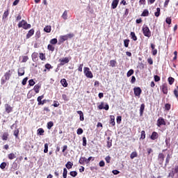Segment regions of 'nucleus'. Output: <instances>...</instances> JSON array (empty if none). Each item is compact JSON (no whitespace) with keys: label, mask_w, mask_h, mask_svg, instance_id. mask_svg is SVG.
<instances>
[{"label":"nucleus","mask_w":178,"mask_h":178,"mask_svg":"<svg viewBox=\"0 0 178 178\" xmlns=\"http://www.w3.org/2000/svg\"><path fill=\"white\" fill-rule=\"evenodd\" d=\"M159 137V134H158V132L153 131L150 136V139L155 140H158Z\"/></svg>","instance_id":"9b49d317"},{"label":"nucleus","mask_w":178,"mask_h":178,"mask_svg":"<svg viewBox=\"0 0 178 178\" xmlns=\"http://www.w3.org/2000/svg\"><path fill=\"white\" fill-rule=\"evenodd\" d=\"M132 74H134V70H129L127 73V76L130 77V76H132Z\"/></svg>","instance_id":"4c0bfd02"},{"label":"nucleus","mask_w":178,"mask_h":178,"mask_svg":"<svg viewBox=\"0 0 178 178\" xmlns=\"http://www.w3.org/2000/svg\"><path fill=\"white\" fill-rule=\"evenodd\" d=\"M44 154H47L48 152V143L44 144Z\"/></svg>","instance_id":"774afa93"},{"label":"nucleus","mask_w":178,"mask_h":178,"mask_svg":"<svg viewBox=\"0 0 178 178\" xmlns=\"http://www.w3.org/2000/svg\"><path fill=\"white\" fill-rule=\"evenodd\" d=\"M65 168H67V169H72V168H73V163L71 161H67V163L65 164Z\"/></svg>","instance_id":"cd10ccee"},{"label":"nucleus","mask_w":178,"mask_h":178,"mask_svg":"<svg viewBox=\"0 0 178 178\" xmlns=\"http://www.w3.org/2000/svg\"><path fill=\"white\" fill-rule=\"evenodd\" d=\"M17 73H18V76H24V67H19L17 70Z\"/></svg>","instance_id":"f3484780"},{"label":"nucleus","mask_w":178,"mask_h":178,"mask_svg":"<svg viewBox=\"0 0 178 178\" xmlns=\"http://www.w3.org/2000/svg\"><path fill=\"white\" fill-rule=\"evenodd\" d=\"M164 108H165V111H170V108H171L170 104H165Z\"/></svg>","instance_id":"5fc2aeb1"},{"label":"nucleus","mask_w":178,"mask_h":178,"mask_svg":"<svg viewBox=\"0 0 178 178\" xmlns=\"http://www.w3.org/2000/svg\"><path fill=\"white\" fill-rule=\"evenodd\" d=\"M44 31H45V33H49L51 31V26H46L44 28Z\"/></svg>","instance_id":"09e8293b"},{"label":"nucleus","mask_w":178,"mask_h":178,"mask_svg":"<svg viewBox=\"0 0 178 178\" xmlns=\"http://www.w3.org/2000/svg\"><path fill=\"white\" fill-rule=\"evenodd\" d=\"M79 163L80 165H84V163H87V159H86V157H81L79 159Z\"/></svg>","instance_id":"5701e85b"},{"label":"nucleus","mask_w":178,"mask_h":178,"mask_svg":"<svg viewBox=\"0 0 178 178\" xmlns=\"http://www.w3.org/2000/svg\"><path fill=\"white\" fill-rule=\"evenodd\" d=\"M34 29H31L28 31V33L26 34V40H29V38H31L32 35H34Z\"/></svg>","instance_id":"2eb2a0df"},{"label":"nucleus","mask_w":178,"mask_h":178,"mask_svg":"<svg viewBox=\"0 0 178 178\" xmlns=\"http://www.w3.org/2000/svg\"><path fill=\"white\" fill-rule=\"evenodd\" d=\"M149 15V12L148 11V10L145 9L143 12V13L141 14V16H143L144 17L148 16Z\"/></svg>","instance_id":"2f4dec72"},{"label":"nucleus","mask_w":178,"mask_h":178,"mask_svg":"<svg viewBox=\"0 0 178 178\" xmlns=\"http://www.w3.org/2000/svg\"><path fill=\"white\" fill-rule=\"evenodd\" d=\"M145 109V104H142L140 108V116H143L144 114V110Z\"/></svg>","instance_id":"6ab92c4d"},{"label":"nucleus","mask_w":178,"mask_h":178,"mask_svg":"<svg viewBox=\"0 0 178 178\" xmlns=\"http://www.w3.org/2000/svg\"><path fill=\"white\" fill-rule=\"evenodd\" d=\"M77 113H78V115H79V116H80V120H81V122H83V120H84V113H83V111H77Z\"/></svg>","instance_id":"b1692460"},{"label":"nucleus","mask_w":178,"mask_h":178,"mask_svg":"<svg viewBox=\"0 0 178 178\" xmlns=\"http://www.w3.org/2000/svg\"><path fill=\"white\" fill-rule=\"evenodd\" d=\"M140 140H145V131H141Z\"/></svg>","instance_id":"3c124183"},{"label":"nucleus","mask_w":178,"mask_h":178,"mask_svg":"<svg viewBox=\"0 0 178 178\" xmlns=\"http://www.w3.org/2000/svg\"><path fill=\"white\" fill-rule=\"evenodd\" d=\"M27 60H29V56H22V63H26V62H27Z\"/></svg>","instance_id":"8fccbe9b"},{"label":"nucleus","mask_w":178,"mask_h":178,"mask_svg":"<svg viewBox=\"0 0 178 178\" xmlns=\"http://www.w3.org/2000/svg\"><path fill=\"white\" fill-rule=\"evenodd\" d=\"M83 73L88 79H92V77H94L92 72L90 70V67H85L83 68Z\"/></svg>","instance_id":"20e7f679"},{"label":"nucleus","mask_w":178,"mask_h":178,"mask_svg":"<svg viewBox=\"0 0 178 178\" xmlns=\"http://www.w3.org/2000/svg\"><path fill=\"white\" fill-rule=\"evenodd\" d=\"M50 44H51V45H56V44H58V39L56 38H53L50 40Z\"/></svg>","instance_id":"c03bdc74"},{"label":"nucleus","mask_w":178,"mask_h":178,"mask_svg":"<svg viewBox=\"0 0 178 178\" xmlns=\"http://www.w3.org/2000/svg\"><path fill=\"white\" fill-rule=\"evenodd\" d=\"M158 160L159 162H161V163H163V161H165V154H163V153H159Z\"/></svg>","instance_id":"dca6fc26"},{"label":"nucleus","mask_w":178,"mask_h":178,"mask_svg":"<svg viewBox=\"0 0 178 178\" xmlns=\"http://www.w3.org/2000/svg\"><path fill=\"white\" fill-rule=\"evenodd\" d=\"M147 63L149 65H154V60H152V58H147Z\"/></svg>","instance_id":"69168bd1"},{"label":"nucleus","mask_w":178,"mask_h":178,"mask_svg":"<svg viewBox=\"0 0 178 178\" xmlns=\"http://www.w3.org/2000/svg\"><path fill=\"white\" fill-rule=\"evenodd\" d=\"M63 177L67 178V168H63Z\"/></svg>","instance_id":"72a5a7b5"},{"label":"nucleus","mask_w":178,"mask_h":178,"mask_svg":"<svg viewBox=\"0 0 178 178\" xmlns=\"http://www.w3.org/2000/svg\"><path fill=\"white\" fill-rule=\"evenodd\" d=\"M5 111L7 113H10L11 112H13V107L10 106L9 104H6L4 105Z\"/></svg>","instance_id":"1a4fd4ad"},{"label":"nucleus","mask_w":178,"mask_h":178,"mask_svg":"<svg viewBox=\"0 0 178 178\" xmlns=\"http://www.w3.org/2000/svg\"><path fill=\"white\" fill-rule=\"evenodd\" d=\"M19 133H20V131L19 130V129L14 131L13 135L16 138H19Z\"/></svg>","instance_id":"ea45409f"},{"label":"nucleus","mask_w":178,"mask_h":178,"mask_svg":"<svg viewBox=\"0 0 178 178\" xmlns=\"http://www.w3.org/2000/svg\"><path fill=\"white\" fill-rule=\"evenodd\" d=\"M83 133V129L79 128L76 131V134L79 136L81 135V134Z\"/></svg>","instance_id":"bf43d9fd"},{"label":"nucleus","mask_w":178,"mask_h":178,"mask_svg":"<svg viewBox=\"0 0 178 178\" xmlns=\"http://www.w3.org/2000/svg\"><path fill=\"white\" fill-rule=\"evenodd\" d=\"M8 137H9V134L3 133L1 136V138L3 141H7Z\"/></svg>","instance_id":"a878e982"},{"label":"nucleus","mask_w":178,"mask_h":178,"mask_svg":"<svg viewBox=\"0 0 178 178\" xmlns=\"http://www.w3.org/2000/svg\"><path fill=\"white\" fill-rule=\"evenodd\" d=\"M175 175H177L178 177V165H175L174 168L172 169V172L169 173V177H175Z\"/></svg>","instance_id":"6e6552de"},{"label":"nucleus","mask_w":178,"mask_h":178,"mask_svg":"<svg viewBox=\"0 0 178 178\" xmlns=\"http://www.w3.org/2000/svg\"><path fill=\"white\" fill-rule=\"evenodd\" d=\"M19 29H24V30H27L29 29H31V24H28L27 22H26L24 19H22L21 22L18 24Z\"/></svg>","instance_id":"f03ea898"},{"label":"nucleus","mask_w":178,"mask_h":178,"mask_svg":"<svg viewBox=\"0 0 178 178\" xmlns=\"http://www.w3.org/2000/svg\"><path fill=\"white\" fill-rule=\"evenodd\" d=\"M130 37L133 41H137V35H136V33L131 32Z\"/></svg>","instance_id":"393cba45"},{"label":"nucleus","mask_w":178,"mask_h":178,"mask_svg":"<svg viewBox=\"0 0 178 178\" xmlns=\"http://www.w3.org/2000/svg\"><path fill=\"white\" fill-rule=\"evenodd\" d=\"M8 159H10V161H12V159H15L16 158V154L14 153H10L8 155Z\"/></svg>","instance_id":"c756f323"},{"label":"nucleus","mask_w":178,"mask_h":178,"mask_svg":"<svg viewBox=\"0 0 178 178\" xmlns=\"http://www.w3.org/2000/svg\"><path fill=\"white\" fill-rule=\"evenodd\" d=\"M9 16V9H8L6 11H5L3 14V19H5Z\"/></svg>","instance_id":"c9c22d12"},{"label":"nucleus","mask_w":178,"mask_h":178,"mask_svg":"<svg viewBox=\"0 0 178 178\" xmlns=\"http://www.w3.org/2000/svg\"><path fill=\"white\" fill-rule=\"evenodd\" d=\"M27 80H29V77H25L22 82V86H26L27 84Z\"/></svg>","instance_id":"13d9d810"},{"label":"nucleus","mask_w":178,"mask_h":178,"mask_svg":"<svg viewBox=\"0 0 178 178\" xmlns=\"http://www.w3.org/2000/svg\"><path fill=\"white\" fill-rule=\"evenodd\" d=\"M65 35L67 40H69V38H73V37H74V35L73 33H68Z\"/></svg>","instance_id":"0e129e2a"},{"label":"nucleus","mask_w":178,"mask_h":178,"mask_svg":"<svg viewBox=\"0 0 178 178\" xmlns=\"http://www.w3.org/2000/svg\"><path fill=\"white\" fill-rule=\"evenodd\" d=\"M131 159H134V158H137V152H133L130 155Z\"/></svg>","instance_id":"de8ad7c7"},{"label":"nucleus","mask_w":178,"mask_h":178,"mask_svg":"<svg viewBox=\"0 0 178 178\" xmlns=\"http://www.w3.org/2000/svg\"><path fill=\"white\" fill-rule=\"evenodd\" d=\"M39 58L41 60H47V58L45 57V54H43V53H40L39 54Z\"/></svg>","instance_id":"f704fd0d"},{"label":"nucleus","mask_w":178,"mask_h":178,"mask_svg":"<svg viewBox=\"0 0 178 178\" xmlns=\"http://www.w3.org/2000/svg\"><path fill=\"white\" fill-rule=\"evenodd\" d=\"M59 62H60V66H63V65L66 63H69L70 60H69V58L65 57V58H63V59H60Z\"/></svg>","instance_id":"f8f14e48"},{"label":"nucleus","mask_w":178,"mask_h":178,"mask_svg":"<svg viewBox=\"0 0 178 178\" xmlns=\"http://www.w3.org/2000/svg\"><path fill=\"white\" fill-rule=\"evenodd\" d=\"M142 31L145 37H147V38H149V37H151V31L149 30L148 26L144 25L143 26Z\"/></svg>","instance_id":"7ed1b4c3"},{"label":"nucleus","mask_w":178,"mask_h":178,"mask_svg":"<svg viewBox=\"0 0 178 178\" xmlns=\"http://www.w3.org/2000/svg\"><path fill=\"white\" fill-rule=\"evenodd\" d=\"M165 22L167 24H172V18L171 17H167L165 19Z\"/></svg>","instance_id":"4d7b16f0"},{"label":"nucleus","mask_w":178,"mask_h":178,"mask_svg":"<svg viewBox=\"0 0 178 178\" xmlns=\"http://www.w3.org/2000/svg\"><path fill=\"white\" fill-rule=\"evenodd\" d=\"M29 86H31V87H33V86H34V84H35L34 79H30L29 81Z\"/></svg>","instance_id":"e2e57ef3"},{"label":"nucleus","mask_w":178,"mask_h":178,"mask_svg":"<svg viewBox=\"0 0 178 178\" xmlns=\"http://www.w3.org/2000/svg\"><path fill=\"white\" fill-rule=\"evenodd\" d=\"M160 15H161V8H157L156 12L154 13V16H156V17H159Z\"/></svg>","instance_id":"473e14b6"},{"label":"nucleus","mask_w":178,"mask_h":178,"mask_svg":"<svg viewBox=\"0 0 178 178\" xmlns=\"http://www.w3.org/2000/svg\"><path fill=\"white\" fill-rule=\"evenodd\" d=\"M42 99H44V95H42L41 96L38 97L37 101H38V105L40 106L41 104H42Z\"/></svg>","instance_id":"412c9836"},{"label":"nucleus","mask_w":178,"mask_h":178,"mask_svg":"<svg viewBox=\"0 0 178 178\" xmlns=\"http://www.w3.org/2000/svg\"><path fill=\"white\" fill-rule=\"evenodd\" d=\"M129 44H130V40L129 39L124 40V46L125 47V48H129Z\"/></svg>","instance_id":"7c9ffc66"},{"label":"nucleus","mask_w":178,"mask_h":178,"mask_svg":"<svg viewBox=\"0 0 178 178\" xmlns=\"http://www.w3.org/2000/svg\"><path fill=\"white\" fill-rule=\"evenodd\" d=\"M47 49L51 52H54V51H55V47H54L52 44H48Z\"/></svg>","instance_id":"37998d69"},{"label":"nucleus","mask_w":178,"mask_h":178,"mask_svg":"<svg viewBox=\"0 0 178 178\" xmlns=\"http://www.w3.org/2000/svg\"><path fill=\"white\" fill-rule=\"evenodd\" d=\"M53 126H54V122L50 121V122H47V129L49 130H51V129H52Z\"/></svg>","instance_id":"79ce46f5"},{"label":"nucleus","mask_w":178,"mask_h":178,"mask_svg":"<svg viewBox=\"0 0 178 178\" xmlns=\"http://www.w3.org/2000/svg\"><path fill=\"white\" fill-rule=\"evenodd\" d=\"M32 59L33 60H35L38 58V53L34 52L32 54Z\"/></svg>","instance_id":"a18cd8bd"},{"label":"nucleus","mask_w":178,"mask_h":178,"mask_svg":"<svg viewBox=\"0 0 178 178\" xmlns=\"http://www.w3.org/2000/svg\"><path fill=\"white\" fill-rule=\"evenodd\" d=\"M44 129L40 128L38 129V134L39 136H44Z\"/></svg>","instance_id":"58836bf2"},{"label":"nucleus","mask_w":178,"mask_h":178,"mask_svg":"<svg viewBox=\"0 0 178 178\" xmlns=\"http://www.w3.org/2000/svg\"><path fill=\"white\" fill-rule=\"evenodd\" d=\"M110 66H111V67H115L116 66V60H110Z\"/></svg>","instance_id":"49530a36"},{"label":"nucleus","mask_w":178,"mask_h":178,"mask_svg":"<svg viewBox=\"0 0 178 178\" xmlns=\"http://www.w3.org/2000/svg\"><path fill=\"white\" fill-rule=\"evenodd\" d=\"M59 44H63L64 42L67 41V36L66 35H60L59 39Z\"/></svg>","instance_id":"4468645a"},{"label":"nucleus","mask_w":178,"mask_h":178,"mask_svg":"<svg viewBox=\"0 0 178 178\" xmlns=\"http://www.w3.org/2000/svg\"><path fill=\"white\" fill-rule=\"evenodd\" d=\"M174 95L176 98H178V86L174 90Z\"/></svg>","instance_id":"680f3d73"},{"label":"nucleus","mask_w":178,"mask_h":178,"mask_svg":"<svg viewBox=\"0 0 178 178\" xmlns=\"http://www.w3.org/2000/svg\"><path fill=\"white\" fill-rule=\"evenodd\" d=\"M107 140V148H111L112 147V139H111V137H108Z\"/></svg>","instance_id":"c85d7f7f"},{"label":"nucleus","mask_w":178,"mask_h":178,"mask_svg":"<svg viewBox=\"0 0 178 178\" xmlns=\"http://www.w3.org/2000/svg\"><path fill=\"white\" fill-rule=\"evenodd\" d=\"M82 140H83V146L86 147L87 146V138L85 136H83L82 138Z\"/></svg>","instance_id":"864d4df0"},{"label":"nucleus","mask_w":178,"mask_h":178,"mask_svg":"<svg viewBox=\"0 0 178 178\" xmlns=\"http://www.w3.org/2000/svg\"><path fill=\"white\" fill-rule=\"evenodd\" d=\"M70 175L72 177H76V176H77V171H71Z\"/></svg>","instance_id":"603ef678"},{"label":"nucleus","mask_w":178,"mask_h":178,"mask_svg":"<svg viewBox=\"0 0 178 178\" xmlns=\"http://www.w3.org/2000/svg\"><path fill=\"white\" fill-rule=\"evenodd\" d=\"M168 83L170 84V86H172V84H173V83H175V78L170 76L168 77Z\"/></svg>","instance_id":"a19ab883"},{"label":"nucleus","mask_w":178,"mask_h":178,"mask_svg":"<svg viewBox=\"0 0 178 178\" xmlns=\"http://www.w3.org/2000/svg\"><path fill=\"white\" fill-rule=\"evenodd\" d=\"M45 70H44V72H47V70H48V72H49V70H51V69H54V67L52 65H51V64L49 63H47L44 65Z\"/></svg>","instance_id":"a211bd4d"},{"label":"nucleus","mask_w":178,"mask_h":178,"mask_svg":"<svg viewBox=\"0 0 178 178\" xmlns=\"http://www.w3.org/2000/svg\"><path fill=\"white\" fill-rule=\"evenodd\" d=\"M134 92L135 97H138V98H140V95H141L143 90H141V88H140V87H135L134 88Z\"/></svg>","instance_id":"0eeeda50"},{"label":"nucleus","mask_w":178,"mask_h":178,"mask_svg":"<svg viewBox=\"0 0 178 178\" xmlns=\"http://www.w3.org/2000/svg\"><path fill=\"white\" fill-rule=\"evenodd\" d=\"M120 0H113L111 3V9H116L118 8V5H119V2Z\"/></svg>","instance_id":"ddd939ff"},{"label":"nucleus","mask_w":178,"mask_h":178,"mask_svg":"<svg viewBox=\"0 0 178 178\" xmlns=\"http://www.w3.org/2000/svg\"><path fill=\"white\" fill-rule=\"evenodd\" d=\"M40 88H41V85L36 84L33 88V90L36 94H38V92H40Z\"/></svg>","instance_id":"aec40b11"},{"label":"nucleus","mask_w":178,"mask_h":178,"mask_svg":"<svg viewBox=\"0 0 178 178\" xmlns=\"http://www.w3.org/2000/svg\"><path fill=\"white\" fill-rule=\"evenodd\" d=\"M12 76V71L11 70H8V72H6L4 74V78H1V84L2 86H3V84H5V83H6V81H8V80H9L10 79V76Z\"/></svg>","instance_id":"f257e3e1"},{"label":"nucleus","mask_w":178,"mask_h":178,"mask_svg":"<svg viewBox=\"0 0 178 178\" xmlns=\"http://www.w3.org/2000/svg\"><path fill=\"white\" fill-rule=\"evenodd\" d=\"M61 85L63 87H67V81H66V79H63L60 80Z\"/></svg>","instance_id":"bb28decb"},{"label":"nucleus","mask_w":178,"mask_h":178,"mask_svg":"<svg viewBox=\"0 0 178 178\" xmlns=\"http://www.w3.org/2000/svg\"><path fill=\"white\" fill-rule=\"evenodd\" d=\"M160 90L164 94V95H168V92H169V88L168 87V83H163L160 86Z\"/></svg>","instance_id":"39448f33"},{"label":"nucleus","mask_w":178,"mask_h":178,"mask_svg":"<svg viewBox=\"0 0 178 178\" xmlns=\"http://www.w3.org/2000/svg\"><path fill=\"white\" fill-rule=\"evenodd\" d=\"M104 102H101L100 105L98 106V108L99 109H105V111H109V104H106L105 106H104Z\"/></svg>","instance_id":"9d476101"},{"label":"nucleus","mask_w":178,"mask_h":178,"mask_svg":"<svg viewBox=\"0 0 178 178\" xmlns=\"http://www.w3.org/2000/svg\"><path fill=\"white\" fill-rule=\"evenodd\" d=\"M6 162H3L0 164V168L2 169V170H3V169H5V168H6Z\"/></svg>","instance_id":"6e6d98bb"},{"label":"nucleus","mask_w":178,"mask_h":178,"mask_svg":"<svg viewBox=\"0 0 178 178\" xmlns=\"http://www.w3.org/2000/svg\"><path fill=\"white\" fill-rule=\"evenodd\" d=\"M62 98L64 101H69V97H67V95L65 94L62 95Z\"/></svg>","instance_id":"338daca9"},{"label":"nucleus","mask_w":178,"mask_h":178,"mask_svg":"<svg viewBox=\"0 0 178 178\" xmlns=\"http://www.w3.org/2000/svg\"><path fill=\"white\" fill-rule=\"evenodd\" d=\"M61 17H63V19L64 20H67V10H65L64 13H63Z\"/></svg>","instance_id":"e433bc0d"},{"label":"nucleus","mask_w":178,"mask_h":178,"mask_svg":"<svg viewBox=\"0 0 178 178\" xmlns=\"http://www.w3.org/2000/svg\"><path fill=\"white\" fill-rule=\"evenodd\" d=\"M110 119L109 124H111V126H115V115H110Z\"/></svg>","instance_id":"4be33fe9"},{"label":"nucleus","mask_w":178,"mask_h":178,"mask_svg":"<svg viewBox=\"0 0 178 178\" xmlns=\"http://www.w3.org/2000/svg\"><path fill=\"white\" fill-rule=\"evenodd\" d=\"M116 120L118 124H120L122 123V116H118Z\"/></svg>","instance_id":"052dcab7"},{"label":"nucleus","mask_w":178,"mask_h":178,"mask_svg":"<svg viewBox=\"0 0 178 178\" xmlns=\"http://www.w3.org/2000/svg\"><path fill=\"white\" fill-rule=\"evenodd\" d=\"M157 127H161V126H166V121L165 119L162 117H159L157 120Z\"/></svg>","instance_id":"423d86ee"}]
</instances>
